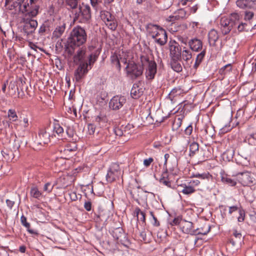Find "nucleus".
<instances>
[{
  "label": "nucleus",
  "mask_w": 256,
  "mask_h": 256,
  "mask_svg": "<svg viewBox=\"0 0 256 256\" xmlns=\"http://www.w3.org/2000/svg\"><path fill=\"white\" fill-rule=\"evenodd\" d=\"M38 0H16L14 4V6H18L20 10L24 14V17H34L38 12Z\"/></svg>",
  "instance_id": "1"
},
{
  "label": "nucleus",
  "mask_w": 256,
  "mask_h": 256,
  "mask_svg": "<svg viewBox=\"0 0 256 256\" xmlns=\"http://www.w3.org/2000/svg\"><path fill=\"white\" fill-rule=\"evenodd\" d=\"M73 20L78 23L87 24L91 18L90 8L88 4H82L78 8L72 11Z\"/></svg>",
  "instance_id": "2"
},
{
  "label": "nucleus",
  "mask_w": 256,
  "mask_h": 256,
  "mask_svg": "<svg viewBox=\"0 0 256 256\" xmlns=\"http://www.w3.org/2000/svg\"><path fill=\"white\" fill-rule=\"evenodd\" d=\"M87 40V34L85 30L80 26L74 27L70 32L68 42L70 46H80L84 44Z\"/></svg>",
  "instance_id": "3"
},
{
  "label": "nucleus",
  "mask_w": 256,
  "mask_h": 256,
  "mask_svg": "<svg viewBox=\"0 0 256 256\" xmlns=\"http://www.w3.org/2000/svg\"><path fill=\"white\" fill-rule=\"evenodd\" d=\"M149 32L156 42L159 45L164 46L167 42L168 36L166 30L158 25L150 24L148 26Z\"/></svg>",
  "instance_id": "4"
},
{
  "label": "nucleus",
  "mask_w": 256,
  "mask_h": 256,
  "mask_svg": "<svg viewBox=\"0 0 256 256\" xmlns=\"http://www.w3.org/2000/svg\"><path fill=\"white\" fill-rule=\"evenodd\" d=\"M140 62L146 68V77L148 80L154 79L157 72V64L153 60H150L146 56H142L140 58Z\"/></svg>",
  "instance_id": "5"
},
{
  "label": "nucleus",
  "mask_w": 256,
  "mask_h": 256,
  "mask_svg": "<svg viewBox=\"0 0 256 256\" xmlns=\"http://www.w3.org/2000/svg\"><path fill=\"white\" fill-rule=\"evenodd\" d=\"M204 226L206 227V230H200L198 228H194L192 222L184 220L181 222L180 228L184 234H190L191 235H206L210 232V226L207 224H204Z\"/></svg>",
  "instance_id": "6"
},
{
  "label": "nucleus",
  "mask_w": 256,
  "mask_h": 256,
  "mask_svg": "<svg viewBox=\"0 0 256 256\" xmlns=\"http://www.w3.org/2000/svg\"><path fill=\"white\" fill-rule=\"evenodd\" d=\"M126 70L128 77L132 80H136L142 75L144 67L142 63L140 64L131 62H128Z\"/></svg>",
  "instance_id": "7"
},
{
  "label": "nucleus",
  "mask_w": 256,
  "mask_h": 256,
  "mask_svg": "<svg viewBox=\"0 0 256 256\" xmlns=\"http://www.w3.org/2000/svg\"><path fill=\"white\" fill-rule=\"evenodd\" d=\"M121 175L120 166L116 163L112 164L108 171L106 180L108 182H112L118 178Z\"/></svg>",
  "instance_id": "8"
},
{
  "label": "nucleus",
  "mask_w": 256,
  "mask_h": 256,
  "mask_svg": "<svg viewBox=\"0 0 256 256\" xmlns=\"http://www.w3.org/2000/svg\"><path fill=\"white\" fill-rule=\"evenodd\" d=\"M33 17H24L23 22L24 25L23 30L27 35L32 34L35 31L37 26L38 22L32 18Z\"/></svg>",
  "instance_id": "9"
},
{
  "label": "nucleus",
  "mask_w": 256,
  "mask_h": 256,
  "mask_svg": "<svg viewBox=\"0 0 256 256\" xmlns=\"http://www.w3.org/2000/svg\"><path fill=\"white\" fill-rule=\"evenodd\" d=\"M237 180L243 186H248L252 184L254 178L252 176L251 173L248 172H240L236 174Z\"/></svg>",
  "instance_id": "10"
},
{
  "label": "nucleus",
  "mask_w": 256,
  "mask_h": 256,
  "mask_svg": "<svg viewBox=\"0 0 256 256\" xmlns=\"http://www.w3.org/2000/svg\"><path fill=\"white\" fill-rule=\"evenodd\" d=\"M180 60L186 69L190 68L192 63V52L185 47L182 50Z\"/></svg>",
  "instance_id": "11"
},
{
  "label": "nucleus",
  "mask_w": 256,
  "mask_h": 256,
  "mask_svg": "<svg viewBox=\"0 0 256 256\" xmlns=\"http://www.w3.org/2000/svg\"><path fill=\"white\" fill-rule=\"evenodd\" d=\"M126 102V98L124 96H114L109 102V106L113 110H118Z\"/></svg>",
  "instance_id": "12"
},
{
  "label": "nucleus",
  "mask_w": 256,
  "mask_h": 256,
  "mask_svg": "<svg viewBox=\"0 0 256 256\" xmlns=\"http://www.w3.org/2000/svg\"><path fill=\"white\" fill-rule=\"evenodd\" d=\"M90 70L87 62H82L74 72V78L76 82H80L84 76Z\"/></svg>",
  "instance_id": "13"
},
{
  "label": "nucleus",
  "mask_w": 256,
  "mask_h": 256,
  "mask_svg": "<svg viewBox=\"0 0 256 256\" xmlns=\"http://www.w3.org/2000/svg\"><path fill=\"white\" fill-rule=\"evenodd\" d=\"M220 29L224 35L228 34L232 28L236 26V22H231L228 18L224 17L220 20Z\"/></svg>",
  "instance_id": "14"
},
{
  "label": "nucleus",
  "mask_w": 256,
  "mask_h": 256,
  "mask_svg": "<svg viewBox=\"0 0 256 256\" xmlns=\"http://www.w3.org/2000/svg\"><path fill=\"white\" fill-rule=\"evenodd\" d=\"M169 48L170 59L181 58L182 49L178 43L175 41L170 42L169 43Z\"/></svg>",
  "instance_id": "15"
},
{
  "label": "nucleus",
  "mask_w": 256,
  "mask_h": 256,
  "mask_svg": "<svg viewBox=\"0 0 256 256\" xmlns=\"http://www.w3.org/2000/svg\"><path fill=\"white\" fill-rule=\"evenodd\" d=\"M112 234L114 238L123 244L127 240L126 233L122 228H117L112 230Z\"/></svg>",
  "instance_id": "16"
},
{
  "label": "nucleus",
  "mask_w": 256,
  "mask_h": 256,
  "mask_svg": "<svg viewBox=\"0 0 256 256\" xmlns=\"http://www.w3.org/2000/svg\"><path fill=\"white\" fill-rule=\"evenodd\" d=\"M66 28V24L64 21L59 22L52 32V38L57 39L60 38L64 32Z\"/></svg>",
  "instance_id": "17"
},
{
  "label": "nucleus",
  "mask_w": 256,
  "mask_h": 256,
  "mask_svg": "<svg viewBox=\"0 0 256 256\" xmlns=\"http://www.w3.org/2000/svg\"><path fill=\"white\" fill-rule=\"evenodd\" d=\"M236 4L242 9H252L256 6V0H237Z\"/></svg>",
  "instance_id": "18"
},
{
  "label": "nucleus",
  "mask_w": 256,
  "mask_h": 256,
  "mask_svg": "<svg viewBox=\"0 0 256 256\" xmlns=\"http://www.w3.org/2000/svg\"><path fill=\"white\" fill-rule=\"evenodd\" d=\"M188 44L190 48L194 52H198L202 48V42L198 38H192L188 41Z\"/></svg>",
  "instance_id": "19"
},
{
  "label": "nucleus",
  "mask_w": 256,
  "mask_h": 256,
  "mask_svg": "<svg viewBox=\"0 0 256 256\" xmlns=\"http://www.w3.org/2000/svg\"><path fill=\"white\" fill-rule=\"evenodd\" d=\"M50 134L47 132L45 129H41L38 132L40 142L38 143L40 144H46L50 142Z\"/></svg>",
  "instance_id": "20"
},
{
  "label": "nucleus",
  "mask_w": 256,
  "mask_h": 256,
  "mask_svg": "<svg viewBox=\"0 0 256 256\" xmlns=\"http://www.w3.org/2000/svg\"><path fill=\"white\" fill-rule=\"evenodd\" d=\"M182 94V90L180 88L176 87L174 88L169 93L166 97V99L170 100L171 103L175 102L176 98Z\"/></svg>",
  "instance_id": "21"
},
{
  "label": "nucleus",
  "mask_w": 256,
  "mask_h": 256,
  "mask_svg": "<svg viewBox=\"0 0 256 256\" xmlns=\"http://www.w3.org/2000/svg\"><path fill=\"white\" fill-rule=\"evenodd\" d=\"M144 90L142 88H140L137 84L133 85L130 91V95L134 99H138L142 95Z\"/></svg>",
  "instance_id": "22"
},
{
  "label": "nucleus",
  "mask_w": 256,
  "mask_h": 256,
  "mask_svg": "<svg viewBox=\"0 0 256 256\" xmlns=\"http://www.w3.org/2000/svg\"><path fill=\"white\" fill-rule=\"evenodd\" d=\"M219 36L218 32L214 29L211 30L208 34V42L210 46H215Z\"/></svg>",
  "instance_id": "23"
},
{
  "label": "nucleus",
  "mask_w": 256,
  "mask_h": 256,
  "mask_svg": "<svg viewBox=\"0 0 256 256\" xmlns=\"http://www.w3.org/2000/svg\"><path fill=\"white\" fill-rule=\"evenodd\" d=\"M180 58L170 59V66L172 68L177 72H180L182 70V66L179 62Z\"/></svg>",
  "instance_id": "24"
},
{
  "label": "nucleus",
  "mask_w": 256,
  "mask_h": 256,
  "mask_svg": "<svg viewBox=\"0 0 256 256\" xmlns=\"http://www.w3.org/2000/svg\"><path fill=\"white\" fill-rule=\"evenodd\" d=\"M178 187L182 188L180 192L186 195L191 194L196 191L195 188L193 186H187L186 184H180Z\"/></svg>",
  "instance_id": "25"
},
{
  "label": "nucleus",
  "mask_w": 256,
  "mask_h": 256,
  "mask_svg": "<svg viewBox=\"0 0 256 256\" xmlns=\"http://www.w3.org/2000/svg\"><path fill=\"white\" fill-rule=\"evenodd\" d=\"M221 180L222 182L230 186H234L236 184V182L227 174H222L221 176Z\"/></svg>",
  "instance_id": "26"
},
{
  "label": "nucleus",
  "mask_w": 256,
  "mask_h": 256,
  "mask_svg": "<svg viewBox=\"0 0 256 256\" xmlns=\"http://www.w3.org/2000/svg\"><path fill=\"white\" fill-rule=\"evenodd\" d=\"M206 54V50L204 48L200 54H198L196 58V61L194 66V68L196 69L202 61Z\"/></svg>",
  "instance_id": "27"
},
{
  "label": "nucleus",
  "mask_w": 256,
  "mask_h": 256,
  "mask_svg": "<svg viewBox=\"0 0 256 256\" xmlns=\"http://www.w3.org/2000/svg\"><path fill=\"white\" fill-rule=\"evenodd\" d=\"M254 18V13L253 12L248 10L244 12V20L247 22L246 23L250 26H252V22Z\"/></svg>",
  "instance_id": "28"
},
{
  "label": "nucleus",
  "mask_w": 256,
  "mask_h": 256,
  "mask_svg": "<svg viewBox=\"0 0 256 256\" xmlns=\"http://www.w3.org/2000/svg\"><path fill=\"white\" fill-rule=\"evenodd\" d=\"M100 16L105 23L110 22L114 18V16H112L110 12L108 11L102 12Z\"/></svg>",
  "instance_id": "29"
},
{
  "label": "nucleus",
  "mask_w": 256,
  "mask_h": 256,
  "mask_svg": "<svg viewBox=\"0 0 256 256\" xmlns=\"http://www.w3.org/2000/svg\"><path fill=\"white\" fill-rule=\"evenodd\" d=\"M86 53V50L82 48H80L76 52L74 57V62L80 61L84 58Z\"/></svg>",
  "instance_id": "30"
},
{
  "label": "nucleus",
  "mask_w": 256,
  "mask_h": 256,
  "mask_svg": "<svg viewBox=\"0 0 256 256\" xmlns=\"http://www.w3.org/2000/svg\"><path fill=\"white\" fill-rule=\"evenodd\" d=\"M177 14H178L176 15L175 16H170L169 20H173L172 18H175V19L183 18H186V12L182 8L179 9L177 12Z\"/></svg>",
  "instance_id": "31"
},
{
  "label": "nucleus",
  "mask_w": 256,
  "mask_h": 256,
  "mask_svg": "<svg viewBox=\"0 0 256 256\" xmlns=\"http://www.w3.org/2000/svg\"><path fill=\"white\" fill-rule=\"evenodd\" d=\"M193 178H198L200 180H209L212 176L208 172H206L202 174L196 173L194 174L192 176Z\"/></svg>",
  "instance_id": "32"
},
{
  "label": "nucleus",
  "mask_w": 256,
  "mask_h": 256,
  "mask_svg": "<svg viewBox=\"0 0 256 256\" xmlns=\"http://www.w3.org/2000/svg\"><path fill=\"white\" fill-rule=\"evenodd\" d=\"M199 145L196 142H192L190 145V155L192 156L194 155L196 152L198 150Z\"/></svg>",
  "instance_id": "33"
},
{
  "label": "nucleus",
  "mask_w": 256,
  "mask_h": 256,
  "mask_svg": "<svg viewBox=\"0 0 256 256\" xmlns=\"http://www.w3.org/2000/svg\"><path fill=\"white\" fill-rule=\"evenodd\" d=\"M98 58V55L96 54H92L88 57V68L90 70L92 68V65L96 60Z\"/></svg>",
  "instance_id": "34"
},
{
  "label": "nucleus",
  "mask_w": 256,
  "mask_h": 256,
  "mask_svg": "<svg viewBox=\"0 0 256 256\" xmlns=\"http://www.w3.org/2000/svg\"><path fill=\"white\" fill-rule=\"evenodd\" d=\"M130 126H127L126 127H124V128L125 130H124L119 128H114V132L116 135L119 136H126V135L128 134V133L126 132V129H127Z\"/></svg>",
  "instance_id": "35"
},
{
  "label": "nucleus",
  "mask_w": 256,
  "mask_h": 256,
  "mask_svg": "<svg viewBox=\"0 0 256 256\" xmlns=\"http://www.w3.org/2000/svg\"><path fill=\"white\" fill-rule=\"evenodd\" d=\"M80 0H66V2L68 6L72 10L78 8V2Z\"/></svg>",
  "instance_id": "36"
},
{
  "label": "nucleus",
  "mask_w": 256,
  "mask_h": 256,
  "mask_svg": "<svg viewBox=\"0 0 256 256\" xmlns=\"http://www.w3.org/2000/svg\"><path fill=\"white\" fill-rule=\"evenodd\" d=\"M112 63L118 70H120V64L118 56L116 54H113L110 57Z\"/></svg>",
  "instance_id": "37"
},
{
  "label": "nucleus",
  "mask_w": 256,
  "mask_h": 256,
  "mask_svg": "<svg viewBox=\"0 0 256 256\" xmlns=\"http://www.w3.org/2000/svg\"><path fill=\"white\" fill-rule=\"evenodd\" d=\"M20 220H21V222H22V224L27 228L28 231L30 234H34V233L33 230L30 229V224L26 222V218L24 216H21Z\"/></svg>",
  "instance_id": "38"
},
{
  "label": "nucleus",
  "mask_w": 256,
  "mask_h": 256,
  "mask_svg": "<svg viewBox=\"0 0 256 256\" xmlns=\"http://www.w3.org/2000/svg\"><path fill=\"white\" fill-rule=\"evenodd\" d=\"M30 194L32 196L38 199H39L42 196L41 192L36 187H32L31 188Z\"/></svg>",
  "instance_id": "39"
},
{
  "label": "nucleus",
  "mask_w": 256,
  "mask_h": 256,
  "mask_svg": "<svg viewBox=\"0 0 256 256\" xmlns=\"http://www.w3.org/2000/svg\"><path fill=\"white\" fill-rule=\"evenodd\" d=\"M8 116L10 120L12 122H15L18 119V116L16 114L15 110L12 109H10L8 112Z\"/></svg>",
  "instance_id": "40"
},
{
  "label": "nucleus",
  "mask_w": 256,
  "mask_h": 256,
  "mask_svg": "<svg viewBox=\"0 0 256 256\" xmlns=\"http://www.w3.org/2000/svg\"><path fill=\"white\" fill-rule=\"evenodd\" d=\"M106 24L110 30H115L118 26V24L114 18V17L112 20H111L110 22H108L106 23Z\"/></svg>",
  "instance_id": "41"
},
{
  "label": "nucleus",
  "mask_w": 256,
  "mask_h": 256,
  "mask_svg": "<svg viewBox=\"0 0 256 256\" xmlns=\"http://www.w3.org/2000/svg\"><path fill=\"white\" fill-rule=\"evenodd\" d=\"M136 213L137 218L138 220L144 222L146 220L145 213L142 211L139 208L136 210Z\"/></svg>",
  "instance_id": "42"
},
{
  "label": "nucleus",
  "mask_w": 256,
  "mask_h": 256,
  "mask_svg": "<svg viewBox=\"0 0 256 256\" xmlns=\"http://www.w3.org/2000/svg\"><path fill=\"white\" fill-rule=\"evenodd\" d=\"M54 131L56 132L59 136H62L64 134V129L58 124H54Z\"/></svg>",
  "instance_id": "43"
},
{
  "label": "nucleus",
  "mask_w": 256,
  "mask_h": 256,
  "mask_svg": "<svg viewBox=\"0 0 256 256\" xmlns=\"http://www.w3.org/2000/svg\"><path fill=\"white\" fill-rule=\"evenodd\" d=\"M76 150V146L75 143H72L70 145H68L64 148V152L66 154H68V152H75Z\"/></svg>",
  "instance_id": "44"
},
{
  "label": "nucleus",
  "mask_w": 256,
  "mask_h": 256,
  "mask_svg": "<svg viewBox=\"0 0 256 256\" xmlns=\"http://www.w3.org/2000/svg\"><path fill=\"white\" fill-rule=\"evenodd\" d=\"M232 70V66L231 64H228L220 69V72L222 74H225L226 72H230Z\"/></svg>",
  "instance_id": "45"
},
{
  "label": "nucleus",
  "mask_w": 256,
  "mask_h": 256,
  "mask_svg": "<svg viewBox=\"0 0 256 256\" xmlns=\"http://www.w3.org/2000/svg\"><path fill=\"white\" fill-rule=\"evenodd\" d=\"M94 120L96 122H105L106 120V116L100 114L98 116H95Z\"/></svg>",
  "instance_id": "46"
},
{
  "label": "nucleus",
  "mask_w": 256,
  "mask_h": 256,
  "mask_svg": "<svg viewBox=\"0 0 256 256\" xmlns=\"http://www.w3.org/2000/svg\"><path fill=\"white\" fill-rule=\"evenodd\" d=\"M54 188V186L51 184L50 182L46 183L44 187V190L48 192V193H50Z\"/></svg>",
  "instance_id": "47"
},
{
  "label": "nucleus",
  "mask_w": 256,
  "mask_h": 256,
  "mask_svg": "<svg viewBox=\"0 0 256 256\" xmlns=\"http://www.w3.org/2000/svg\"><path fill=\"white\" fill-rule=\"evenodd\" d=\"M245 211L242 209L239 210V216L238 218V220L239 222H242L244 221L245 218Z\"/></svg>",
  "instance_id": "48"
},
{
  "label": "nucleus",
  "mask_w": 256,
  "mask_h": 256,
  "mask_svg": "<svg viewBox=\"0 0 256 256\" xmlns=\"http://www.w3.org/2000/svg\"><path fill=\"white\" fill-rule=\"evenodd\" d=\"M228 19L230 20L231 22H236V25L237 24L238 22L240 19V16L238 14L234 13L231 14L230 18Z\"/></svg>",
  "instance_id": "49"
},
{
  "label": "nucleus",
  "mask_w": 256,
  "mask_h": 256,
  "mask_svg": "<svg viewBox=\"0 0 256 256\" xmlns=\"http://www.w3.org/2000/svg\"><path fill=\"white\" fill-rule=\"evenodd\" d=\"M184 220H182V218L180 217H177L174 218L172 222H170V224L172 226H176V225H180V226H181V222Z\"/></svg>",
  "instance_id": "50"
},
{
  "label": "nucleus",
  "mask_w": 256,
  "mask_h": 256,
  "mask_svg": "<svg viewBox=\"0 0 256 256\" xmlns=\"http://www.w3.org/2000/svg\"><path fill=\"white\" fill-rule=\"evenodd\" d=\"M150 214L152 218V223L153 225L154 226H159L160 222L154 216L153 212H150Z\"/></svg>",
  "instance_id": "51"
},
{
  "label": "nucleus",
  "mask_w": 256,
  "mask_h": 256,
  "mask_svg": "<svg viewBox=\"0 0 256 256\" xmlns=\"http://www.w3.org/2000/svg\"><path fill=\"white\" fill-rule=\"evenodd\" d=\"M232 235L235 237L236 238L238 239L239 240H240L242 238V234L238 232L236 230H233Z\"/></svg>",
  "instance_id": "52"
},
{
  "label": "nucleus",
  "mask_w": 256,
  "mask_h": 256,
  "mask_svg": "<svg viewBox=\"0 0 256 256\" xmlns=\"http://www.w3.org/2000/svg\"><path fill=\"white\" fill-rule=\"evenodd\" d=\"M248 24L246 22H242L238 26V30L239 32H242L246 28Z\"/></svg>",
  "instance_id": "53"
},
{
  "label": "nucleus",
  "mask_w": 256,
  "mask_h": 256,
  "mask_svg": "<svg viewBox=\"0 0 256 256\" xmlns=\"http://www.w3.org/2000/svg\"><path fill=\"white\" fill-rule=\"evenodd\" d=\"M153 161L154 159L152 158H148L144 159V164L146 167L148 168L150 165Z\"/></svg>",
  "instance_id": "54"
},
{
  "label": "nucleus",
  "mask_w": 256,
  "mask_h": 256,
  "mask_svg": "<svg viewBox=\"0 0 256 256\" xmlns=\"http://www.w3.org/2000/svg\"><path fill=\"white\" fill-rule=\"evenodd\" d=\"M88 132L90 134H93L95 132L96 127L92 124L88 126Z\"/></svg>",
  "instance_id": "55"
},
{
  "label": "nucleus",
  "mask_w": 256,
  "mask_h": 256,
  "mask_svg": "<svg viewBox=\"0 0 256 256\" xmlns=\"http://www.w3.org/2000/svg\"><path fill=\"white\" fill-rule=\"evenodd\" d=\"M140 237L145 242H148V240L146 238V234L145 231H142V232H140Z\"/></svg>",
  "instance_id": "56"
},
{
  "label": "nucleus",
  "mask_w": 256,
  "mask_h": 256,
  "mask_svg": "<svg viewBox=\"0 0 256 256\" xmlns=\"http://www.w3.org/2000/svg\"><path fill=\"white\" fill-rule=\"evenodd\" d=\"M182 124V121L180 118H178L177 120H175L173 124V127L176 128L178 129V128Z\"/></svg>",
  "instance_id": "57"
},
{
  "label": "nucleus",
  "mask_w": 256,
  "mask_h": 256,
  "mask_svg": "<svg viewBox=\"0 0 256 256\" xmlns=\"http://www.w3.org/2000/svg\"><path fill=\"white\" fill-rule=\"evenodd\" d=\"M192 131V126L191 125L188 126L185 129V134L187 135H190Z\"/></svg>",
  "instance_id": "58"
},
{
  "label": "nucleus",
  "mask_w": 256,
  "mask_h": 256,
  "mask_svg": "<svg viewBox=\"0 0 256 256\" xmlns=\"http://www.w3.org/2000/svg\"><path fill=\"white\" fill-rule=\"evenodd\" d=\"M84 208L86 210L90 211L91 210V208H92L91 202H85L84 204Z\"/></svg>",
  "instance_id": "59"
},
{
  "label": "nucleus",
  "mask_w": 256,
  "mask_h": 256,
  "mask_svg": "<svg viewBox=\"0 0 256 256\" xmlns=\"http://www.w3.org/2000/svg\"><path fill=\"white\" fill-rule=\"evenodd\" d=\"M160 183L164 184V185L168 187L170 186V182L169 181L165 180L164 178H160Z\"/></svg>",
  "instance_id": "60"
},
{
  "label": "nucleus",
  "mask_w": 256,
  "mask_h": 256,
  "mask_svg": "<svg viewBox=\"0 0 256 256\" xmlns=\"http://www.w3.org/2000/svg\"><path fill=\"white\" fill-rule=\"evenodd\" d=\"M2 156L7 160H10V158L9 157V152L8 150H2L1 152Z\"/></svg>",
  "instance_id": "61"
},
{
  "label": "nucleus",
  "mask_w": 256,
  "mask_h": 256,
  "mask_svg": "<svg viewBox=\"0 0 256 256\" xmlns=\"http://www.w3.org/2000/svg\"><path fill=\"white\" fill-rule=\"evenodd\" d=\"M178 40L180 42H181L182 43H183L185 44H186L188 42V38L187 37L180 36L178 38Z\"/></svg>",
  "instance_id": "62"
},
{
  "label": "nucleus",
  "mask_w": 256,
  "mask_h": 256,
  "mask_svg": "<svg viewBox=\"0 0 256 256\" xmlns=\"http://www.w3.org/2000/svg\"><path fill=\"white\" fill-rule=\"evenodd\" d=\"M6 203L8 208L10 209L12 208L14 204V201L10 200H6Z\"/></svg>",
  "instance_id": "63"
},
{
  "label": "nucleus",
  "mask_w": 256,
  "mask_h": 256,
  "mask_svg": "<svg viewBox=\"0 0 256 256\" xmlns=\"http://www.w3.org/2000/svg\"><path fill=\"white\" fill-rule=\"evenodd\" d=\"M66 132L69 138H72L74 136V132L72 130L68 128L66 130Z\"/></svg>",
  "instance_id": "64"
}]
</instances>
